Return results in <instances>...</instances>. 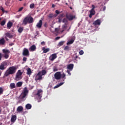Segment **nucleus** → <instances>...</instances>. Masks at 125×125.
Wrapping results in <instances>:
<instances>
[{
  "mask_svg": "<svg viewBox=\"0 0 125 125\" xmlns=\"http://www.w3.org/2000/svg\"><path fill=\"white\" fill-rule=\"evenodd\" d=\"M95 14H89V18H92V17L93 16H94Z\"/></svg>",
  "mask_w": 125,
  "mask_h": 125,
  "instance_id": "nucleus-47",
  "label": "nucleus"
},
{
  "mask_svg": "<svg viewBox=\"0 0 125 125\" xmlns=\"http://www.w3.org/2000/svg\"><path fill=\"white\" fill-rule=\"evenodd\" d=\"M42 90L40 89L38 90L37 93L36 94V99H37L38 102L40 103L42 100H41V98L42 97Z\"/></svg>",
  "mask_w": 125,
  "mask_h": 125,
  "instance_id": "nucleus-4",
  "label": "nucleus"
},
{
  "mask_svg": "<svg viewBox=\"0 0 125 125\" xmlns=\"http://www.w3.org/2000/svg\"><path fill=\"white\" fill-rule=\"evenodd\" d=\"M2 71H0V76L1 75Z\"/></svg>",
  "mask_w": 125,
  "mask_h": 125,
  "instance_id": "nucleus-63",
  "label": "nucleus"
},
{
  "mask_svg": "<svg viewBox=\"0 0 125 125\" xmlns=\"http://www.w3.org/2000/svg\"><path fill=\"white\" fill-rule=\"evenodd\" d=\"M63 23H66L67 22V19H64L62 20Z\"/></svg>",
  "mask_w": 125,
  "mask_h": 125,
  "instance_id": "nucleus-46",
  "label": "nucleus"
},
{
  "mask_svg": "<svg viewBox=\"0 0 125 125\" xmlns=\"http://www.w3.org/2000/svg\"><path fill=\"white\" fill-rule=\"evenodd\" d=\"M66 18L68 21H72L74 19H76V16H73L72 15H66Z\"/></svg>",
  "mask_w": 125,
  "mask_h": 125,
  "instance_id": "nucleus-7",
  "label": "nucleus"
},
{
  "mask_svg": "<svg viewBox=\"0 0 125 125\" xmlns=\"http://www.w3.org/2000/svg\"><path fill=\"white\" fill-rule=\"evenodd\" d=\"M43 26L45 27H47V23H45L44 24H43Z\"/></svg>",
  "mask_w": 125,
  "mask_h": 125,
  "instance_id": "nucleus-53",
  "label": "nucleus"
},
{
  "mask_svg": "<svg viewBox=\"0 0 125 125\" xmlns=\"http://www.w3.org/2000/svg\"><path fill=\"white\" fill-rule=\"evenodd\" d=\"M3 94V89H2V87H0V95Z\"/></svg>",
  "mask_w": 125,
  "mask_h": 125,
  "instance_id": "nucleus-37",
  "label": "nucleus"
},
{
  "mask_svg": "<svg viewBox=\"0 0 125 125\" xmlns=\"http://www.w3.org/2000/svg\"><path fill=\"white\" fill-rule=\"evenodd\" d=\"M64 43H65V42H60L59 44H58V46L60 47L63 45Z\"/></svg>",
  "mask_w": 125,
  "mask_h": 125,
  "instance_id": "nucleus-31",
  "label": "nucleus"
},
{
  "mask_svg": "<svg viewBox=\"0 0 125 125\" xmlns=\"http://www.w3.org/2000/svg\"><path fill=\"white\" fill-rule=\"evenodd\" d=\"M55 13H56V14L58 15L60 13V12L58 10H57L55 11Z\"/></svg>",
  "mask_w": 125,
  "mask_h": 125,
  "instance_id": "nucleus-48",
  "label": "nucleus"
},
{
  "mask_svg": "<svg viewBox=\"0 0 125 125\" xmlns=\"http://www.w3.org/2000/svg\"><path fill=\"white\" fill-rule=\"evenodd\" d=\"M55 31L56 32H58L59 31V28H55Z\"/></svg>",
  "mask_w": 125,
  "mask_h": 125,
  "instance_id": "nucleus-49",
  "label": "nucleus"
},
{
  "mask_svg": "<svg viewBox=\"0 0 125 125\" xmlns=\"http://www.w3.org/2000/svg\"><path fill=\"white\" fill-rule=\"evenodd\" d=\"M42 50L43 53H47V52H48L50 51L49 48H46L44 46H43L42 47Z\"/></svg>",
  "mask_w": 125,
  "mask_h": 125,
  "instance_id": "nucleus-15",
  "label": "nucleus"
},
{
  "mask_svg": "<svg viewBox=\"0 0 125 125\" xmlns=\"http://www.w3.org/2000/svg\"><path fill=\"white\" fill-rule=\"evenodd\" d=\"M4 58H5L6 59H8L9 58V55L8 54H4Z\"/></svg>",
  "mask_w": 125,
  "mask_h": 125,
  "instance_id": "nucleus-38",
  "label": "nucleus"
},
{
  "mask_svg": "<svg viewBox=\"0 0 125 125\" xmlns=\"http://www.w3.org/2000/svg\"><path fill=\"white\" fill-rule=\"evenodd\" d=\"M75 40H76V37H73V38H72L69 42H68L66 43V45H69L70 44H73V43L74 42Z\"/></svg>",
  "mask_w": 125,
  "mask_h": 125,
  "instance_id": "nucleus-13",
  "label": "nucleus"
},
{
  "mask_svg": "<svg viewBox=\"0 0 125 125\" xmlns=\"http://www.w3.org/2000/svg\"><path fill=\"white\" fill-rule=\"evenodd\" d=\"M17 119V117L16 115L12 116L11 119V122L12 123H14L15 122H16Z\"/></svg>",
  "mask_w": 125,
  "mask_h": 125,
  "instance_id": "nucleus-16",
  "label": "nucleus"
},
{
  "mask_svg": "<svg viewBox=\"0 0 125 125\" xmlns=\"http://www.w3.org/2000/svg\"><path fill=\"white\" fill-rule=\"evenodd\" d=\"M41 45L42 46H44L45 45V42H41Z\"/></svg>",
  "mask_w": 125,
  "mask_h": 125,
  "instance_id": "nucleus-51",
  "label": "nucleus"
},
{
  "mask_svg": "<svg viewBox=\"0 0 125 125\" xmlns=\"http://www.w3.org/2000/svg\"><path fill=\"white\" fill-rule=\"evenodd\" d=\"M23 110V107H22V106H20L18 107V108H17V111H18V112H22Z\"/></svg>",
  "mask_w": 125,
  "mask_h": 125,
  "instance_id": "nucleus-21",
  "label": "nucleus"
},
{
  "mask_svg": "<svg viewBox=\"0 0 125 125\" xmlns=\"http://www.w3.org/2000/svg\"><path fill=\"white\" fill-rule=\"evenodd\" d=\"M57 16V15L53 14V13H50L48 15V17L49 18H56Z\"/></svg>",
  "mask_w": 125,
  "mask_h": 125,
  "instance_id": "nucleus-18",
  "label": "nucleus"
},
{
  "mask_svg": "<svg viewBox=\"0 0 125 125\" xmlns=\"http://www.w3.org/2000/svg\"><path fill=\"white\" fill-rule=\"evenodd\" d=\"M1 58H2V54L1 53H0V61H1Z\"/></svg>",
  "mask_w": 125,
  "mask_h": 125,
  "instance_id": "nucleus-55",
  "label": "nucleus"
},
{
  "mask_svg": "<svg viewBox=\"0 0 125 125\" xmlns=\"http://www.w3.org/2000/svg\"><path fill=\"white\" fill-rule=\"evenodd\" d=\"M74 58V60L77 61V59L79 58V59H80V58H79L78 56H75V57H73Z\"/></svg>",
  "mask_w": 125,
  "mask_h": 125,
  "instance_id": "nucleus-43",
  "label": "nucleus"
},
{
  "mask_svg": "<svg viewBox=\"0 0 125 125\" xmlns=\"http://www.w3.org/2000/svg\"><path fill=\"white\" fill-rule=\"evenodd\" d=\"M5 23H6V20H4L2 21H1L0 25L1 26H4Z\"/></svg>",
  "mask_w": 125,
  "mask_h": 125,
  "instance_id": "nucleus-34",
  "label": "nucleus"
},
{
  "mask_svg": "<svg viewBox=\"0 0 125 125\" xmlns=\"http://www.w3.org/2000/svg\"><path fill=\"white\" fill-rule=\"evenodd\" d=\"M23 27H20V28H19L18 32L20 34H21V32H23Z\"/></svg>",
  "mask_w": 125,
  "mask_h": 125,
  "instance_id": "nucleus-29",
  "label": "nucleus"
},
{
  "mask_svg": "<svg viewBox=\"0 0 125 125\" xmlns=\"http://www.w3.org/2000/svg\"><path fill=\"white\" fill-rule=\"evenodd\" d=\"M91 7H92L91 9V10H94L95 9V6H94L93 4L91 5Z\"/></svg>",
  "mask_w": 125,
  "mask_h": 125,
  "instance_id": "nucleus-41",
  "label": "nucleus"
},
{
  "mask_svg": "<svg viewBox=\"0 0 125 125\" xmlns=\"http://www.w3.org/2000/svg\"><path fill=\"white\" fill-rule=\"evenodd\" d=\"M74 65L73 63L69 64L67 65V69L69 71H72Z\"/></svg>",
  "mask_w": 125,
  "mask_h": 125,
  "instance_id": "nucleus-14",
  "label": "nucleus"
},
{
  "mask_svg": "<svg viewBox=\"0 0 125 125\" xmlns=\"http://www.w3.org/2000/svg\"><path fill=\"white\" fill-rule=\"evenodd\" d=\"M34 21L33 18L31 16L25 17L23 21V24L26 25L28 23H32Z\"/></svg>",
  "mask_w": 125,
  "mask_h": 125,
  "instance_id": "nucleus-3",
  "label": "nucleus"
},
{
  "mask_svg": "<svg viewBox=\"0 0 125 125\" xmlns=\"http://www.w3.org/2000/svg\"><path fill=\"white\" fill-rule=\"evenodd\" d=\"M23 6H26V3H24V4H23Z\"/></svg>",
  "mask_w": 125,
  "mask_h": 125,
  "instance_id": "nucleus-62",
  "label": "nucleus"
},
{
  "mask_svg": "<svg viewBox=\"0 0 125 125\" xmlns=\"http://www.w3.org/2000/svg\"><path fill=\"white\" fill-rule=\"evenodd\" d=\"M67 73L68 74V75H71V73H70L69 70H67Z\"/></svg>",
  "mask_w": 125,
  "mask_h": 125,
  "instance_id": "nucleus-58",
  "label": "nucleus"
},
{
  "mask_svg": "<svg viewBox=\"0 0 125 125\" xmlns=\"http://www.w3.org/2000/svg\"><path fill=\"white\" fill-rule=\"evenodd\" d=\"M40 72H41V75L44 76V75H46V71L44 69H43Z\"/></svg>",
  "mask_w": 125,
  "mask_h": 125,
  "instance_id": "nucleus-32",
  "label": "nucleus"
},
{
  "mask_svg": "<svg viewBox=\"0 0 125 125\" xmlns=\"http://www.w3.org/2000/svg\"><path fill=\"white\" fill-rule=\"evenodd\" d=\"M25 108L27 109H30L32 108V105L30 104H28L25 105Z\"/></svg>",
  "mask_w": 125,
  "mask_h": 125,
  "instance_id": "nucleus-28",
  "label": "nucleus"
},
{
  "mask_svg": "<svg viewBox=\"0 0 125 125\" xmlns=\"http://www.w3.org/2000/svg\"><path fill=\"white\" fill-rule=\"evenodd\" d=\"M84 52L83 50H80L79 54L80 55H83V54Z\"/></svg>",
  "mask_w": 125,
  "mask_h": 125,
  "instance_id": "nucleus-42",
  "label": "nucleus"
},
{
  "mask_svg": "<svg viewBox=\"0 0 125 125\" xmlns=\"http://www.w3.org/2000/svg\"><path fill=\"white\" fill-rule=\"evenodd\" d=\"M101 23V20L98 19L94 22L93 24L96 26V25H100Z\"/></svg>",
  "mask_w": 125,
  "mask_h": 125,
  "instance_id": "nucleus-12",
  "label": "nucleus"
},
{
  "mask_svg": "<svg viewBox=\"0 0 125 125\" xmlns=\"http://www.w3.org/2000/svg\"><path fill=\"white\" fill-rule=\"evenodd\" d=\"M16 72V67L14 66H12L9 67L7 70L4 73V77H7L9 75H14Z\"/></svg>",
  "mask_w": 125,
  "mask_h": 125,
  "instance_id": "nucleus-2",
  "label": "nucleus"
},
{
  "mask_svg": "<svg viewBox=\"0 0 125 125\" xmlns=\"http://www.w3.org/2000/svg\"><path fill=\"white\" fill-rule=\"evenodd\" d=\"M59 39H60V37H57V38H56V40H59Z\"/></svg>",
  "mask_w": 125,
  "mask_h": 125,
  "instance_id": "nucleus-57",
  "label": "nucleus"
},
{
  "mask_svg": "<svg viewBox=\"0 0 125 125\" xmlns=\"http://www.w3.org/2000/svg\"><path fill=\"white\" fill-rule=\"evenodd\" d=\"M29 49H30V50L31 51H34L37 49V47L35 45H32L31 46V47H30V48H29Z\"/></svg>",
  "mask_w": 125,
  "mask_h": 125,
  "instance_id": "nucleus-19",
  "label": "nucleus"
},
{
  "mask_svg": "<svg viewBox=\"0 0 125 125\" xmlns=\"http://www.w3.org/2000/svg\"><path fill=\"white\" fill-rule=\"evenodd\" d=\"M62 78V74L60 72H57L55 74V78L56 80H60Z\"/></svg>",
  "mask_w": 125,
  "mask_h": 125,
  "instance_id": "nucleus-9",
  "label": "nucleus"
},
{
  "mask_svg": "<svg viewBox=\"0 0 125 125\" xmlns=\"http://www.w3.org/2000/svg\"><path fill=\"white\" fill-rule=\"evenodd\" d=\"M0 10L2 11V13H5V12H6V13H7V11H5L4 10V8L2 6L0 7Z\"/></svg>",
  "mask_w": 125,
  "mask_h": 125,
  "instance_id": "nucleus-33",
  "label": "nucleus"
},
{
  "mask_svg": "<svg viewBox=\"0 0 125 125\" xmlns=\"http://www.w3.org/2000/svg\"><path fill=\"white\" fill-rule=\"evenodd\" d=\"M16 87H17V86H16V84L14 83H11V84H10L9 87L11 89H13L14 88H16Z\"/></svg>",
  "mask_w": 125,
  "mask_h": 125,
  "instance_id": "nucleus-17",
  "label": "nucleus"
},
{
  "mask_svg": "<svg viewBox=\"0 0 125 125\" xmlns=\"http://www.w3.org/2000/svg\"><path fill=\"white\" fill-rule=\"evenodd\" d=\"M22 55L23 56L25 57H29V56H30V53L29 52V50L27 48H24Z\"/></svg>",
  "mask_w": 125,
  "mask_h": 125,
  "instance_id": "nucleus-8",
  "label": "nucleus"
},
{
  "mask_svg": "<svg viewBox=\"0 0 125 125\" xmlns=\"http://www.w3.org/2000/svg\"><path fill=\"white\" fill-rule=\"evenodd\" d=\"M53 71H54V72H56V71H58V69L56 68H55L53 69Z\"/></svg>",
  "mask_w": 125,
  "mask_h": 125,
  "instance_id": "nucleus-52",
  "label": "nucleus"
},
{
  "mask_svg": "<svg viewBox=\"0 0 125 125\" xmlns=\"http://www.w3.org/2000/svg\"><path fill=\"white\" fill-rule=\"evenodd\" d=\"M14 45V43H11V44H9V45L11 46H12Z\"/></svg>",
  "mask_w": 125,
  "mask_h": 125,
  "instance_id": "nucleus-59",
  "label": "nucleus"
},
{
  "mask_svg": "<svg viewBox=\"0 0 125 125\" xmlns=\"http://www.w3.org/2000/svg\"><path fill=\"white\" fill-rule=\"evenodd\" d=\"M52 8H55V4H52Z\"/></svg>",
  "mask_w": 125,
  "mask_h": 125,
  "instance_id": "nucleus-60",
  "label": "nucleus"
},
{
  "mask_svg": "<svg viewBox=\"0 0 125 125\" xmlns=\"http://www.w3.org/2000/svg\"><path fill=\"white\" fill-rule=\"evenodd\" d=\"M64 50L69 51L70 50V47L68 46H66L64 48Z\"/></svg>",
  "mask_w": 125,
  "mask_h": 125,
  "instance_id": "nucleus-36",
  "label": "nucleus"
},
{
  "mask_svg": "<svg viewBox=\"0 0 125 125\" xmlns=\"http://www.w3.org/2000/svg\"><path fill=\"white\" fill-rule=\"evenodd\" d=\"M5 36H6V38L7 37V38H9V39H11L13 38V36L11 35V33L8 32L5 33Z\"/></svg>",
  "mask_w": 125,
  "mask_h": 125,
  "instance_id": "nucleus-22",
  "label": "nucleus"
},
{
  "mask_svg": "<svg viewBox=\"0 0 125 125\" xmlns=\"http://www.w3.org/2000/svg\"><path fill=\"white\" fill-rule=\"evenodd\" d=\"M34 6H35L34 3H31L29 5V8H30V9H33L34 8Z\"/></svg>",
  "mask_w": 125,
  "mask_h": 125,
  "instance_id": "nucleus-35",
  "label": "nucleus"
},
{
  "mask_svg": "<svg viewBox=\"0 0 125 125\" xmlns=\"http://www.w3.org/2000/svg\"><path fill=\"white\" fill-rule=\"evenodd\" d=\"M2 52H3V53H4V54H8L9 53H10V52L9 51V50L5 49H2Z\"/></svg>",
  "mask_w": 125,
  "mask_h": 125,
  "instance_id": "nucleus-24",
  "label": "nucleus"
},
{
  "mask_svg": "<svg viewBox=\"0 0 125 125\" xmlns=\"http://www.w3.org/2000/svg\"><path fill=\"white\" fill-rule=\"evenodd\" d=\"M22 75V72H21V70H19L18 72H17L16 76H21Z\"/></svg>",
  "mask_w": 125,
  "mask_h": 125,
  "instance_id": "nucleus-30",
  "label": "nucleus"
},
{
  "mask_svg": "<svg viewBox=\"0 0 125 125\" xmlns=\"http://www.w3.org/2000/svg\"><path fill=\"white\" fill-rule=\"evenodd\" d=\"M55 1H60V0H55Z\"/></svg>",
  "mask_w": 125,
  "mask_h": 125,
  "instance_id": "nucleus-64",
  "label": "nucleus"
},
{
  "mask_svg": "<svg viewBox=\"0 0 125 125\" xmlns=\"http://www.w3.org/2000/svg\"><path fill=\"white\" fill-rule=\"evenodd\" d=\"M32 70H31V68H28L27 69V75H30L31 74H32Z\"/></svg>",
  "mask_w": 125,
  "mask_h": 125,
  "instance_id": "nucleus-26",
  "label": "nucleus"
},
{
  "mask_svg": "<svg viewBox=\"0 0 125 125\" xmlns=\"http://www.w3.org/2000/svg\"><path fill=\"white\" fill-rule=\"evenodd\" d=\"M23 61L24 62H26V61H27V58L25 57H24L23 58Z\"/></svg>",
  "mask_w": 125,
  "mask_h": 125,
  "instance_id": "nucleus-44",
  "label": "nucleus"
},
{
  "mask_svg": "<svg viewBox=\"0 0 125 125\" xmlns=\"http://www.w3.org/2000/svg\"><path fill=\"white\" fill-rule=\"evenodd\" d=\"M23 7H21L20 9H19L18 12H21V11L22 10H23Z\"/></svg>",
  "mask_w": 125,
  "mask_h": 125,
  "instance_id": "nucleus-45",
  "label": "nucleus"
},
{
  "mask_svg": "<svg viewBox=\"0 0 125 125\" xmlns=\"http://www.w3.org/2000/svg\"><path fill=\"white\" fill-rule=\"evenodd\" d=\"M5 40L4 39L2 38L0 40V45H3L5 44Z\"/></svg>",
  "mask_w": 125,
  "mask_h": 125,
  "instance_id": "nucleus-25",
  "label": "nucleus"
},
{
  "mask_svg": "<svg viewBox=\"0 0 125 125\" xmlns=\"http://www.w3.org/2000/svg\"><path fill=\"white\" fill-rule=\"evenodd\" d=\"M21 79L22 77L21 76L16 75L15 78V81H19L20 80H21Z\"/></svg>",
  "mask_w": 125,
  "mask_h": 125,
  "instance_id": "nucleus-20",
  "label": "nucleus"
},
{
  "mask_svg": "<svg viewBox=\"0 0 125 125\" xmlns=\"http://www.w3.org/2000/svg\"><path fill=\"white\" fill-rule=\"evenodd\" d=\"M106 10V6H104L103 8V11H105Z\"/></svg>",
  "mask_w": 125,
  "mask_h": 125,
  "instance_id": "nucleus-56",
  "label": "nucleus"
},
{
  "mask_svg": "<svg viewBox=\"0 0 125 125\" xmlns=\"http://www.w3.org/2000/svg\"><path fill=\"white\" fill-rule=\"evenodd\" d=\"M95 14V11H94V10H91L90 11V14Z\"/></svg>",
  "mask_w": 125,
  "mask_h": 125,
  "instance_id": "nucleus-40",
  "label": "nucleus"
},
{
  "mask_svg": "<svg viewBox=\"0 0 125 125\" xmlns=\"http://www.w3.org/2000/svg\"><path fill=\"white\" fill-rule=\"evenodd\" d=\"M28 93V88L24 87L23 88V92L19 97V103H21V102H24L25 100V97H26Z\"/></svg>",
  "mask_w": 125,
  "mask_h": 125,
  "instance_id": "nucleus-1",
  "label": "nucleus"
},
{
  "mask_svg": "<svg viewBox=\"0 0 125 125\" xmlns=\"http://www.w3.org/2000/svg\"><path fill=\"white\" fill-rule=\"evenodd\" d=\"M42 26V20H40L39 22H38L37 24H36V27H37L38 28H41Z\"/></svg>",
  "mask_w": 125,
  "mask_h": 125,
  "instance_id": "nucleus-11",
  "label": "nucleus"
},
{
  "mask_svg": "<svg viewBox=\"0 0 125 125\" xmlns=\"http://www.w3.org/2000/svg\"><path fill=\"white\" fill-rule=\"evenodd\" d=\"M59 87H60V85H56L55 87H54V89L58 88H59Z\"/></svg>",
  "mask_w": 125,
  "mask_h": 125,
  "instance_id": "nucleus-50",
  "label": "nucleus"
},
{
  "mask_svg": "<svg viewBox=\"0 0 125 125\" xmlns=\"http://www.w3.org/2000/svg\"><path fill=\"white\" fill-rule=\"evenodd\" d=\"M64 83H60L59 84H58V85H59V86H62V84H63Z\"/></svg>",
  "mask_w": 125,
  "mask_h": 125,
  "instance_id": "nucleus-54",
  "label": "nucleus"
},
{
  "mask_svg": "<svg viewBox=\"0 0 125 125\" xmlns=\"http://www.w3.org/2000/svg\"><path fill=\"white\" fill-rule=\"evenodd\" d=\"M57 57V54L55 53L52 54L51 56H50L49 58V59H50V61H53L55 60V59H56Z\"/></svg>",
  "mask_w": 125,
  "mask_h": 125,
  "instance_id": "nucleus-10",
  "label": "nucleus"
},
{
  "mask_svg": "<svg viewBox=\"0 0 125 125\" xmlns=\"http://www.w3.org/2000/svg\"><path fill=\"white\" fill-rule=\"evenodd\" d=\"M22 84L23 83H22L21 82H19L18 83H17L16 86L17 87H20L21 86Z\"/></svg>",
  "mask_w": 125,
  "mask_h": 125,
  "instance_id": "nucleus-27",
  "label": "nucleus"
},
{
  "mask_svg": "<svg viewBox=\"0 0 125 125\" xmlns=\"http://www.w3.org/2000/svg\"><path fill=\"white\" fill-rule=\"evenodd\" d=\"M66 75L64 73H63L62 74H61V78L63 79L65 77Z\"/></svg>",
  "mask_w": 125,
  "mask_h": 125,
  "instance_id": "nucleus-39",
  "label": "nucleus"
},
{
  "mask_svg": "<svg viewBox=\"0 0 125 125\" xmlns=\"http://www.w3.org/2000/svg\"><path fill=\"white\" fill-rule=\"evenodd\" d=\"M13 26V23L11 22L10 21H9V22L7 23V28H9V29H10L11 27Z\"/></svg>",
  "mask_w": 125,
  "mask_h": 125,
  "instance_id": "nucleus-23",
  "label": "nucleus"
},
{
  "mask_svg": "<svg viewBox=\"0 0 125 125\" xmlns=\"http://www.w3.org/2000/svg\"><path fill=\"white\" fill-rule=\"evenodd\" d=\"M7 62L6 61L3 62H1L0 64V70H4L6 69V68H7Z\"/></svg>",
  "mask_w": 125,
  "mask_h": 125,
  "instance_id": "nucleus-5",
  "label": "nucleus"
},
{
  "mask_svg": "<svg viewBox=\"0 0 125 125\" xmlns=\"http://www.w3.org/2000/svg\"><path fill=\"white\" fill-rule=\"evenodd\" d=\"M5 39L6 40V41H9V39L7 38V37H5Z\"/></svg>",
  "mask_w": 125,
  "mask_h": 125,
  "instance_id": "nucleus-61",
  "label": "nucleus"
},
{
  "mask_svg": "<svg viewBox=\"0 0 125 125\" xmlns=\"http://www.w3.org/2000/svg\"><path fill=\"white\" fill-rule=\"evenodd\" d=\"M42 75L41 74V72L39 71L35 77V81H38L42 79Z\"/></svg>",
  "mask_w": 125,
  "mask_h": 125,
  "instance_id": "nucleus-6",
  "label": "nucleus"
}]
</instances>
